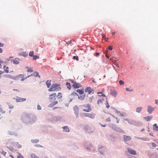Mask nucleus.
<instances>
[{
  "mask_svg": "<svg viewBox=\"0 0 158 158\" xmlns=\"http://www.w3.org/2000/svg\"><path fill=\"white\" fill-rule=\"evenodd\" d=\"M21 147V145L19 144L18 145V148H20Z\"/></svg>",
  "mask_w": 158,
  "mask_h": 158,
  "instance_id": "nucleus-60",
  "label": "nucleus"
},
{
  "mask_svg": "<svg viewBox=\"0 0 158 158\" xmlns=\"http://www.w3.org/2000/svg\"><path fill=\"white\" fill-rule=\"evenodd\" d=\"M153 118L152 116H148L144 117V119L147 121H149Z\"/></svg>",
  "mask_w": 158,
  "mask_h": 158,
  "instance_id": "nucleus-16",
  "label": "nucleus"
},
{
  "mask_svg": "<svg viewBox=\"0 0 158 158\" xmlns=\"http://www.w3.org/2000/svg\"><path fill=\"white\" fill-rule=\"evenodd\" d=\"M3 69H4V71L6 73H9V68L8 67L6 66L5 65L4 66Z\"/></svg>",
  "mask_w": 158,
  "mask_h": 158,
  "instance_id": "nucleus-21",
  "label": "nucleus"
},
{
  "mask_svg": "<svg viewBox=\"0 0 158 158\" xmlns=\"http://www.w3.org/2000/svg\"><path fill=\"white\" fill-rule=\"evenodd\" d=\"M110 94L114 97H115L117 95V92L115 90L112 91L110 92Z\"/></svg>",
  "mask_w": 158,
  "mask_h": 158,
  "instance_id": "nucleus-18",
  "label": "nucleus"
},
{
  "mask_svg": "<svg viewBox=\"0 0 158 158\" xmlns=\"http://www.w3.org/2000/svg\"><path fill=\"white\" fill-rule=\"evenodd\" d=\"M4 46V44L0 42V47H2Z\"/></svg>",
  "mask_w": 158,
  "mask_h": 158,
  "instance_id": "nucleus-54",
  "label": "nucleus"
},
{
  "mask_svg": "<svg viewBox=\"0 0 158 158\" xmlns=\"http://www.w3.org/2000/svg\"><path fill=\"white\" fill-rule=\"evenodd\" d=\"M105 105H106V107L107 108H109L110 107V106H109V105L107 101H106V102L105 104Z\"/></svg>",
  "mask_w": 158,
  "mask_h": 158,
  "instance_id": "nucleus-39",
  "label": "nucleus"
},
{
  "mask_svg": "<svg viewBox=\"0 0 158 158\" xmlns=\"http://www.w3.org/2000/svg\"><path fill=\"white\" fill-rule=\"evenodd\" d=\"M19 76H22V78L21 79V81H23L24 80L25 78H23L24 77L23 76V74H20L19 75ZM30 76H28L26 78H25V79H26L27 78V77H29Z\"/></svg>",
  "mask_w": 158,
  "mask_h": 158,
  "instance_id": "nucleus-28",
  "label": "nucleus"
},
{
  "mask_svg": "<svg viewBox=\"0 0 158 158\" xmlns=\"http://www.w3.org/2000/svg\"><path fill=\"white\" fill-rule=\"evenodd\" d=\"M81 106L84 111L89 112L91 110L89 104H87V105H83Z\"/></svg>",
  "mask_w": 158,
  "mask_h": 158,
  "instance_id": "nucleus-4",
  "label": "nucleus"
},
{
  "mask_svg": "<svg viewBox=\"0 0 158 158\" xmlns=\"http://www.w3.org/2000/svg\"><path fill=\"white\" fill-rule=\"evenodd\" d=\"M56 96L57 98V99L59 101H61L62 96V94L61 93L59 92L58 95L57 96L56 95Z\"/></svg>",
  "mask_w": 158,
  "mask_h": 158,
  "instance_id": "nucleus-14",
  "label": "nucleus"
},
{
  "mask_svg": "<svg viewBox=\"0 0 158 158\" xmlns=\"http://www.w3.org/2000/svg\"><path fill=\"white\" fill-rule=\"evenodd\" d=\"M155 109L154 108L152 107L151 106H148V110L147 111L148 112L151 114L152 113L153 111Z\"/></svg>",
  "mask_w": 158,
  "mask_h": 158,
  "instance_id": "nucleus-9",
  "label": "nucleus"
},
{
  "mask_svg": "<svg viewBox=\"0 0 158 158\" xmlns=\"http://www.w3.org/2000/svg\"><path fill=\"white\" fill-rule=\"evenodd\" d=\"M1 154L3 155L4 156H6V152L4 151H3L1 152Z\"/></svg>",
  "mask_w": 158,
  "mask_h": 158,
  "instance_id": "nucleus-40",
  "label": "nucleus"
},
{
  "mask_svg": "<svg viewBox=\"0 0 158 158\" xmlns=\"http://www.w3.org/2000/svg\"><path fill=\"white\" fill-rule=\"evenodd\" d=\"M39 58V57L36 55L34 56H33V60H34L38 59Z\"/></svg>",
  "mask_w": 158,
  "mask_h": 158,
  "instance_id": "nucleus-38",
  "label": "nucleus"
},
{
  "mask_svg": "<svg viewBox=\"0 0 158 158\" xmlns=\"http://www.w3.org/2000/svg\"><path fill=\"white\" fill-rule=\"evenodd\" d=\"M56 94L54 93L49 95L48 99L51 102H52L53 100H55L56 98Z\"/></svg>",
  "mask_w": 158,
  "mask_h": 158,
  "instance_id": "nucleus-5",
  "label": "nucleus"
},
{
  "mask_svg": "<svg viewBox=\"0 0 158 158\" xmlns=\"http://www.w3.org/2000/svg\"><path fill=\"white\" fill-rule=\"evenodd\" d=\"M106 150V148L103 147H101L99 149V151L101 152V154H103V153L102 152V150H103V151H104Z\"/></svg>",
  "mask_w": 158,
  "mask_h": 158,
  "instance_id": "nucleus-25",
  "label": "nucleus"
},
{
  "mask_svg": "<svg viewBox=\"0 0 158 158\" xmlns=\"http://www.w3.org/2000/svg\"><path fill=\"white\" fill-rule=\"evenodd\" d=\"M155 103L156 104L158 105V100L156 99L155 100Z\"/></svg>",
  "mask_w": 158,
  "mask_h": 158,
  "instance_id": "nucleus-57",
  "label": "nucleus"
},
{
  "mask_svg": "<svg viewBox=\"0 0 158 158\" xmlns=\"http://www.w3.org/2000/svg\"><path fill=\"white\" fill-rule=\"evenodd\" d=\"M105 121L106 122H110V118L109 117L106 118L105 120Z\"/></svg>",
  "mask_w": 158,
  "mask_h": 158,
  "instance_id": "nucleus-46",
  "label": "nucleus"
},
{
  "mask_svg": "<svg viewBox=\"0 0 158 158\" xmlns=\"http://www.w3.org/2000/svg\"><path fill=\"white\" fill-rule=\"evenodd\" d=\"M3 63V61L0 59V66H1V64Z\"/></svg>",
  "mask_w": 158,
  "mask_h": 158,
  "instance_id": "nucleus-56",
  "label": "nucleus"
},
{
  "mask_svg": "<svg viewBox=\"0 0 158 158\" xmlns=\"http://www.w3.org/2000/svg\"><path fill=\"white\" fill-rule=\"evenodd\" d=\"M149 135H151V136H153V134L152 133H150L149 134Z\"/></svg>",
  "mask_w": 158,
  "mask_h": 158,
  "instance_id": "nucleus-63",
  "label": "nucleus"
},
{
  "mask_svg": "<svg viewBox=\"0 0 158 158\" xmlns=\"http://www.w3.org/2000/svg\"><path fill=\"white\" fill-rule=\"evenodd\" d=\"M134 121H133V120H131V119H130V120H129V121H128V122L130 124H132L133 125L134 124Z\"/></svg>",
  "mask_w": 158,
  "mask_h": 158,
  "instance_id": "nucleus-37",
  "label": "nucleus"
},
{
  "mask_svg": "<svg viewBox=\"0 0 158 158\" xmlns=\"http://www.w3.org/2000/svg\"><path fill=\"white\" fill-rule=\"evenodd\" d=\"M12 61L13 63L15 64H18L19 63V61L16 58L14 59Z\"/></svg>",
  "mask_w": 158,
  "mask_h": 158,
  "instance_id": "nucleus-20",
  "label": "nucleus"
},
{
  "mask_svg": "<svg viewBox=\"0 0 158 158\" xmlns=\"http://www.w3.org/2000/svg\"><path fill=\"white\" fill-rule=\"evenodd\" d=\"M17 158H24V157L19 153H18V154L17 156Z\"/></svg>",
  "mask_w": 158,
  "mask_h": 158,
  "instance_id": "nucleus-29",
  "label": "nucleus"
},
{
  "mask_svg": "<svg viewBox=\"0 0 158 158\" xmlns=\"http://www.w3.org/2000/svg\"><path fill=\"white\" fill-rule=\"evenodd\" d=\"M108 49L110 50H112V46H109L108 47Z\"/></svg>",
  "mask_w": 158,
  "mask_h": 158,
  "instance_id": "nucleus-53",
  "label": "nucleus"
},
{
  "mask_svg": "<svg viewBox=\"0 0 158 158\" xmlns=\"http://www.w3.org/2000/svg\"><path fill=\"white\" fill-rule=\"evenodd\" d=\"M153 129L154 130L158 131V127L157 126L156 124H154L153 125Z\"/></svg>",
  "mask_w": 158,
  "mask_h": 158,
  "instance_id": "nucleus-22",
  "label": "nucleus"
},
{
  "mask_svg": "<svg viewBox=\"0 0 158 158\" xmlns=\"http://www.w3.org/2000/svg\"><path fill=\"white\" fill-rule=\"evenodd\" d=\"M37 108L38 110H40L41 109V107L39 105L37 106Z\"/></svg>",
  "mask_w": 158,
  "mask_h": 158,
  "instance_id": "nucleus-50",
  "label": "nucleus"
},
{
  "mask_svg": "<svg viewBox=\"0 0 158 158\" xmlns=\"http://www.w3.org/2000/svg\"><path fill=\"white\" fill-rule=\"evenodd\" d=\"M46 84L48 88H49L51 85V81L50 80H48L46 82Z\"/></svg>",
  "mask_w": 158,
  "mask_h": 158,
  "instance_id": "nucleus-17",
  "label": "nucleus"
},
{
  "mask_svg": "<svg viewBox=\"0 0 158 158\" xmlns=\"http://www.w3.org/2000/svg\"><path fill=\"white\" fill-rule=\"evenodd\" d=\"M119 85H123L124 84V82L123 81L121 80H120L119 81Z\"/></svg>",
  "mask_w": 158,
  "mask_h": 158,
  "instance_id": "nucleus-36",
  "label": "nucleus"
},
{
  "mask_svg": "<svg viewBox=\"0 0 158 158\" xmlns=\"http://www.w3.org/2000/svg\"><path fill=\"white\" fill-rule=\"evenodd\" d=\"M111 115L112 116V117H113L114 118H115L116 119V123H119V119L117 117H115V116L113 115Z\"/></svg>",
  "mask_w": 158,
  "mask_h": 158,
  "instance_id": "nucleus-31",
  "label": "nucleus"
},
{
  "mask_svg": "<svg viewBox=\"0 0 158 158\" xmlns=\"http://www.w3.org/2000/svg\"><path fill=\"white\" fill-rule=\"evenodd\" d=\"M63 129V131L67 132H69V129L68 126H64L62 127Z\"/></svg>",
  "mask_w": 158,
  "mask_h": 158,
  "instance_id": "nucleus-15",
  "label": "nucleus"
},
{
  "mask_svg": "<svg viewBox=\"0 0 158 158\" xmlns=\"http://www.w3.org/2000/svg\"><path fill=\"white\" fill-rule=\"evenodd\" d=\"M31 158H39V157L34 154H32L31 156Z\"/></svg>",
  "mask_w": 158,
  "mask_h": 158,
  "instance_id": "nucleus-27",
  "label": "nucleus"
},
{
  "mask_svg": "<svg viewBox=\"0 0 158 158\" xmlns=\"http://www.w3.org/2000/svg\"><path fill=\"white\" fill-rule=\"evenodd\" d=\"M102 36L103 38H104V39L106 38V36H105V35H104V34H102Z\"/></svg>",
  "mask_w": 158,
  "mask_h": 158,
  "instance_id": "nucleus-55",
  "label": "nucleus"
},
{
  "mask_svg": "<svg viewBox=\"0 0 158 158\" xmlns=\"http://www.w3.org/2000/svg\"><path fill=\"white\" fill-rule=\"evenodd\" d=\"M74 110L75 111H77L78 110V108L77 107V106H75L73 108Z\"/></svg>",
  "mask_w": 158,
  "mask_h": 158,
  "instance_id": "nucleus-43",
  "label": "nucleus"
},
{
  "mask_svg": "<svg viewBox=\"0 0 158 158\" xmlns=\"http://www.w3.org/2000/svg\"><path fill=\"white\" fill-rule=\"evenodd\" d=\"M152 145L153 148H156V145L154 143H152Z\"/></svg>",
  "mask_w": 158,
  "mask_h": 158,
  "instance_id": "nucleus-42",
  "label": "nucleus"
},
{
  "mask_svg": "<svg viewBox=\"0 0 158 158\" xmlns=\"http://www.w3.org/2000/svg\"><path fill=\"white\" fill-rule=\"evenodd\" d=\"M77 92L80 94H82L84 91L82 89H78L77 90Z\"/></svg>",
  "mask_w": 158,
  "mask_h": 158,
  "instance_id": "nucleus-26",
  "label": "nucleus"
},
{
  "mask_svg": "<svg viewBox=\"0 0 158 158\" xmlns=\"http://www.w3.org/2000/svg\"><path fill=\"white\" fill-rule=\"evenodd\" d=\"M102 101L101 100H98V101L97 103L98 104H99L100 103H102Z\"/></svg>",
  "mask_w": 158,
  "mask_h": 158,
  "instance_id": "nucleus-51",
  "label": "nucleus"
},
{
  "mask_svg": "<svg viewBox=\"0 0 158 158\" xmlns=\"http://www.w3.org/2000/svg\"><path fill=\"white\" fill-rule=\"evenodd\" d=\"M124 141H127L130 140L131 139V137L130 136H127L124 135L123 136Z\"/></svg>",
  "mask_w": 158,
  "mask_h": 158,
  "instance_id": "nucleus-11",
  "label": "nucleus"
},
{
  "mask_svg": "<svg viewBox=\"0 0 158 158\" xmlns=\"http://www.w3.org/2000/svg\"><path fill=\"white\" fill-rule=\"evenodd\" d=\"M66 85L67 86V88L69 89H71V86L70 83L67 82L66 83Z\"/></svg>",
  "mask_w": 158,
  "mask_h": 158,
  "instance_id": "nucleus-24",
  "label": "nucleus"
},
{
  "mask_svg": "<svg viewBox=\"0 0 158 158\" xmlns=\"http://www.w3.org/2000/svg\"><path fill=\"white\" fill-rule=\"evenodd\" d=\"M31 142L33 143H37L39 142V140L37 139H32Z\"/></svg>",
  "mask_w": 158,
  "mask_h": 158,
  "instance_id": "nucleus-30",
  "label": "nucleus"
},
{
  "mask_svg": "<svg viewBox=\"0 0 158 158\" xmlns=\"http://www.w3.org/2000/svg\"><path fill=\"white\" fill-rule=\"evenodd\" d=\"M97 94H100L99 95V96H102L103 97H105V95L104 94H102V93L101 92H98L97 93Z\"/></svg>",
  "mask_w": 158,
  "mask_h": 158,
  "instance_id": "nucleus-34",
  "label": "nucleus"
},
{
  "mask_svg": "<svg viewBox=\"0 0 158 158\" xmlns=\"http://www.w3.org/2000/svg\"><path fill=\"white\" fill-rule=\"evenodd\" d=\"M73 59L78 60V57L77 56H73Z\"/></svg>",
  "mask_w": 158,
  "mask_h": 158,
  "instance_id": "nucleus-44",
  "label": "nucleus"
},
{
  "mask_svg": "<svg viewBox=\"0 0 158 158\" xmlns=\"http://www.w3.org/2000/svg\"><path fill=\"white\" fill-rule=\"evenodd\" d=\"M126 90L127 91H130V92H131V91H132L133 90V89H130L129 88H126Z\"/></svg>",
  "mask_w": 158,
  "mask_h": 158,
  "instance_id": "nucleus-48",
  "label": "nucleus"
},
{
  "mask_svg": "<svg viewBox=\"0 0 158 158\" xmlns=\"http://www.w3.org/2000/svg\"><path fill=\"white\" fill-rule=\"evenodd\" d=\"M36 120L35 116L32 114L24 113L21 117V120L25 123L32 124Z\"/></svg>",
  "mask_w": 158,
  "mask_h": 158,
  "instance_id": "nucleus-1",
  "label": "nucleus"
},
{
  "mask_svg": "<svg viewBox=\"0 0 158 158\" xmlns=\"http://www.w3.org/2000/svg\"><path fill=\"white\" fill-rule=\"evenodd\" d=\"M127 150L128 152L131 154L134 155H135L136 154V152L134 150L129 148H127Z\"/></svg>",
  "mask_w": 158,
  "mask_h": 158,
  "instance_id": "nucleus-10",
  "label": "nucleus"
},
{
  "mask_svg": "<svg viewBox=\"0 0 158 158\" xmlns=\"http://www.w3.org/2000/svg\"><path fill=\"white\" fill-rule=\"evenodd\" d=\"M7 104L9 106V109H12L14 108V106L13 105H11L10 103H7Z\"/></svg>",
  "mask_w": 158,
  "mask_h": 158,
  "instance_id": "nucleus-32",
  "label": "nucleus"
},
{
  "mask_svg": "<svg viewBox=\"0 0 158 158\" xmlns=\"http://www.w3.org/2000/svg\"><path fill=\"white\" fill-rule=\"evenodd\" d=\"M101 125L103 127H105L106 126V124L103 125L102 124H101Z\"/></svg>",
  "mask_w": 158,
  "mask_h": 158,
  "instance_id": "nucleus-61",
  "label": "nucleus"
},
{
  "mask_svg": "<svg viewBox=\"0 0 158 158\" xmlns=\"http://www.w3.org/2000/svg\"><path fill=\"white\" fill-rule=\"evenodd\" d=\"M81 86V85L80 84L78 83H73L72 85V86L74 88H78Z\"/></svg>",
  "mask_w": 158,
  "mask_h": 158,
  "instance_id": "nucleus-8",
  "label": "nucleus"
},
{
  "mask_svg": "<svg viewBox=\"0 0 158 158\" xmlns=\"http://www.w3.org/2000/svg\"><path fill=\"white\" fill-rule=\"evenodd\" d=\"M84 116L85 117H88L91 118H94L95 115L93 113H84Z\"/></svg>",
  "mask_w": 158,
  "mask_h": 158,
  "instance_id": "nucleus-7",
  "label": "nucleus"
},
{
  "mask_svg": "<svg viewBox=\"0 0 158 158\" xmlns=\"http://www.w3.org/2000/svg\"><path fill=\"white\" fill-rule=\"evenodd\" d=\"M60 84H53L51 87L48 89L49 92L59 91L61 90V88L59 86Z\"/></svg>",
  "mask_w": 158,
  "mask_h": 158,
  "instance_id": "nucleus-2",
  "label": "nucleus"
},
{
  "mask_svg": "<svg viewBox=\"0 0 158 158\" xmlns=\"http://www.w3.org/2000/svg\"><path fill=\"white\" fill-rule=\"evenodd\" d=\"M2 50L1 48H0V53H2Z\"/></svg>",
  "mask_w": 158,
  "mask_h": 158,
  "instance_id": "nucleus-59",
  "label": "nucleus"
},
{
  "mask_svg": "<svg viewBox=\"0 0 158 158\" xmlns=\"http://www.w3.org/2000/svg\"><path fill=\"white\" fill-rule=\"evenodd\" d=\"M16 100V102H21L25 101L26 100V98H21L17 96L16 98H14Z\"/></svg>",
  "mask_w": 158,
  "mask_h": 158,
  "instance_id": "nucleus-6",
  "label": "nucleus"
},
{
  "mask_svg": "<svg viewBox=\"0 0 158 158\" xmlns=\"http://www.w3.org/2000/svg\"><path fill=\"white\" fill-rule=\"evenodd\" d=\"M58 103V101H57L55 100L49 105V106L51 107H52Z\"/></svg>",
  "mask_w": 158,
  "mask_h": 158,
  "instance_id": "nucleus-12",
  "label": "nucleus"
},
{
  "mask_svg": "<svg viewBox=\"0 0 158 158\" xmlns=\"http://www.w3.org/2000/svg\"><path fill=\"white\" fill-rule=\"evenodd\" d=\"M0 112L2 114H3L5 113V111L4 110H3L2 108H1L0 109Z\"/></svg>",
  "mask_w": 158,
  "mask_h": 158,
  "instance_id": "nucleus-45",
  "label": "nucleus"
},
{
  "mask_svg": "<svg viewBox=\"0 0 158 158\" xmlns=\"http://www.w3.org/2000/svg\"><path fill=\"white\" fill-rule=\"evenodd\" d=\"M8 148L11 151H14V149L12 147H11L10 146L9 147H8Z\"/></svg>",
  "mask_w": 158,
  "mask_h": 158,
  "instance_id": "nucleus-47",
  "label": "nucleus"
},
{
  "mask_svg": "<svg viewBox=\"0 0 158 158\" xmlns=\"http://www.w3.org/2000/svg\"><path fill=\"white\" fill-rule=\"evenodd\" d=\"M34 52L33 51H30L29 53V55L31 56H34Z\"/></svg>",
  "mask_w": 158,
  "mask_h": 158,
  "instance_id": "nucleus-33",
  "label": "nucleus"
},
{
  "mask_svg": "<svg viewBox=\"0 0 158 158\" xmlns=\"http://www.w3.org/2000/svg\"><path fill=\"white\" fill-rule=\"evenodd\" d=\"M27 71L28 72L31 73V72H32L33 71V70L32 69H28L27 70Z\"/></svg>",
  "mask_w": 158,
  "mask_h": 158,
  "instance_id": "nucleus-49",
  "label": "nucleus"
},
{
  "mask_svg": "<svg viewBox=\"0 0 158 158\" xmlns=\"http://www.w3.org/2000/svg\"><path fill=\"white\" fill-rule=\"evenodd\" d=\"M141 124V123L139 121H134L133 125L136 126H139Z\"/></svg>",
  "mask_w": 158,
  "mask_h": 158,
  "instance_id": "nucleus-19",
  "label": "nucleus"
},
{
  "mask_svg": "<svg viewBox=\"0 0 158 158\" xmlns=\"http://www.w3.org/2000/svg\"><path fill=\"white\" fill-rule=\"evenodd\" d=\"M95 54L96 56H97L99 55V53H95Z\"/></svg>",
  "mask_w": 158,
  "mask_h": 158,
  "instance_id": "nucleus-58",
  "label": "nucleus"
},
{
  "mask_svg": "<svg viewBox=\"0 0 158 158\" xmlns=\"http://www.w3.org/2000/svg\"><path fill=\"white\" fill-rule=\"evenodd\" d=\"M8 134L10 135H14V133L10 131H8Z\"/></svg>",
  "mask_w": 158,
  "mask_h": 158,
  "instance_id": "nucleus-52",
  "label": "nucleus"
},
{
  "mask_svg": "<svg viewBox=\"0 0 158 158\" xmlns=\"http://www.w3.org/2000/svg\"><path fill=\"white\" fill-rule=\"evenodd\" d=\"M84 130L88 133H91L94 131V127L93 126L85 125L84 127Z\"/></svg>",
  "mask_w": 158,
  "mask_h": 158,
  "instance_id": "nucleus-3",
  "label": "nucleus"
},
{
  "mask_svg": "<svg viewBox=\"0 0 158 158\" xmlns=\"http://www.w3.org/2000/svg\"><path fill=\"white\" fill-rule=\"evenodd\" d=\"M9 156H11V157H12V158H14V157H13V156H12V155H9Z\"/></svg>",
  "mask_w": 158,
  "mask_h": 158,
  "instance_id": "nucleus-64",
  "label": "nucleus"
},
{
  "mask_svg": "<svg viewBox=\"0 0 158 158\" xmlns=\"http://www.w3.org/2000/svg\"><path fill=\"white\" fill-rule=\"evenodd\" d=\"M71 95L77 96L78 94L75 92H73L71 94Z\"/></svg>",
  "mask_w": 158,
  "mask_h": 158,
  "instance_id": "nucleus-41",
  "label": "nucleus"
},
{
  "mask_svg": "<svg viewBox=\"0 0 158 158\" xmlns=\"http://www.w3.org/2000/svg\"><path fill=\"white\" fill-rule=\"evenodd\" d=\"M115 64L116 66H117L118 67H119V65H118V64Z\"/></svg>",
  "mask_w": 158,
  "mask_h": 158,
  "instance_id": "nucleus-62",
  "label": "nucleus"
},
{
  "mask_svg": "<svg viewBox=\"0 0 158 158\" xmlns=\"http://www.w3.org/2000/svg\"><path fill=\"white\" fill-rule=\"evenodd\" d=\"M86 93H88V94H90L92 92L91 88L90 87L87 88L85 90Z\"/></svg>",
  "mask_w": 158,
  "mask_h": 158,
  "instance_id": "nucleus-13",
  "label": "nucleus"
},
{
  "mask_svg": "<svg viewBox=\"0 0 158 158\" xmlns=\"http://www.w3.org/2000/svg\"><path fill=\"white\" fill-rule=\"evenodd\" d=\"M34 76L36 77L39 76L40 77V76H39V73L37 72H35L34 73Z\"/></svg>",
  "mask_w": 158,
  "mask_h": 158,
  "instance_id": "nucleus-35",
  "label": "nucleus"
},
{
  "mask_svg": "<svg viewBox=\"0 0 158 158\" xmlns=\"http://www.w3.org/2000/svg\"><path fill=\"white\" fill-rule=\"evenodd\" d=\"M142 109V107H138L136 108V112L138 113H139Z\"/></svg>",
  "mask_w": 158,
  "mask_h": 158,
  "instance_id": "nucleus-23",
  "label": "nucleus"
}]
</instances>
